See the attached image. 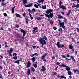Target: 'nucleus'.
I'll return each instance as SVG.
<instances>
[{"instance_id":"f257e3e1","label":"nucleus","mask_w":79,"mask_h":79,"mask_svg":"<svg viewBox=\"0 0 79 79\" xmlns=\"http://www.w3.org/2000/svg\"><path fill=\"white\" fill-rule=\"evenodd\" d=\"M47 40H48V38H47L46 35H44L43 38L42 37L40 38L39 42L40 44L42 45L41 47H43L44 45H46L47 44L46 41Z\"/></svg>"},{"instance_id":"f03ea898","label":"nucleus","mask_w":79,"mask_h":79,"mask_svg":"<svg viewBox=\"0 0 79 79\" xmlns=\"http://www.w3.org/2000/svg\"><path fill=\"white\" fill-rule=\"evenodd\" d=\"M21 30L20 31V32H23V37H22V41L24 40V37L26 35V34H27V32L26 31H25L24 29H22L20 28Z\"/></svg>"},{"instance_id":"7ed1b4c3","label":"nucleus","mask_w":79,"mask_h":79,"mask_svg":"<svg viewBox=\"0 0 79 79\" xmlns=\"http://www.w3.org/2000/svg\"><path fill=\"white\" fill-rule=\"evenodd\" d=\"M59 8H61L63 10H66V6H65L63 5H62V2L61 1H60L59 2Z\"/></svg>"},{"instance_id":"20e7f679","label":"nucleus","mask_w":79,"mask_h":79,"mask_svg":"<svg viewBox=\"0 0 79 79\" xmlns=\"http://www.w3.org/2000/svg\"><path fill=\"white\" fill-rule=\"evenodd\" d=\"M45 15L46 16V17L48 18H52L53 16V12L50 13L49 14V15L45 14Z\"/></svg>"},{"instance_id":"39448f33","label":"nucleus","mask_w":79,"mask_h":79,"mask_svg":"<svg viewBox=\"0 0 79 79\" xmlns=\"http://www.w3.org/2000/svg\"><path fill=\"white\" fill-rule=\"evenodd\" d=\"M59 41H58L56 44V45L58 47V48H63L64 47V44H60Z\"/></svg>"},{"instance_id":"423d86ee","label":"nucleus","mask_w":79,"mask_h":79,"mask_svg":"<svg viewBox=\"0 0 79 79\" xmlns=\"http://www.w3.org/2000/svg\"><path fill=\"white\" fill-rule=\"evenodd\" d=\"M59 25L60 27H62L63 29H65V26H64V23L61 22L60 23H59Z\"/></svg>"},{"instance_id":"0eeeda50","label":"nucleus","mask_w":79,"mask_h":79,"mask_svg":"<svg viewBox=\"0 0 79 79\" xmlns=\"http://www.w3.org/2000/svg\"><path fill=\"white\" fill-rule=\"evenodd\" d=\"M53 11V9H47L46 10V11L45 12L46 13H47V14H50V13H52Z\"/></svg>"},{"instance_id":"6e6552de","label":"nucleus","mask_w":79,"mask_h":79,"mask_svg":"<svg viewBox=\"0 0 79 79\" xmlns=\"http://www.w3.org/2000/svg\"><path fill=\"white\" fill-rule=\"evenodd\" d=\"M59 66L60 68H62V67H64V68H68V66H67L66 65L64 64H60L59 65Z\"/></svg>"},{"instance_id":"1a4fd4ad","label":"nucleus","mask_w":79,"mask_h":79,"mask_svg":"<svg viewBox=\"0 0 79 79\" xmlns=\"http://www.w3.org/2000/svg\"><path fill=\"white\" fill-rule=\"evenodd\" d=\"M31 66V63L30 62V61H28L26 65V67L27 68H29Z\"/></svg>"},{"instance_id":"9d476101","label":"nucleus","mask_w":79,"mask_h":79,"mask_svg":"<svg viewBox=\"0 0 79 79\" xmlns=\"http://www.w3.org/2000/svg\"><path fill=\"white\" fill-rule=\"evenodd\" d=\"M23 2V4L24 5V6H25V5H26V4H27V0H22Z\"/></svg>"},{"instance_id":"9b49d317","label":"nucleus","mask_w":79,"mask_h":79,"mask_svg":"<svg viewBox=\"0 0 79 79\" xmlns=\"http://www.w3.org/2000/svg\"><path fill=\"white\" fill-rule=\"evenodd\" d=\"M32 6V3H31L30 4H28V5H25V6L26 8H27L28 7H31Z\"/></svg>"},{"instance_id":"f8f14e48","label":"nucleus","mask_w":79,"mask_h":79,"mask_svg":"<svg viewBox=\"0 0 79 79\" xmlns=\"http://www.w3.org/2000/svg\"><path fill=\"white\" fill-rule=\"evenodd\" d=\"M33 65L34 68H37V62H35L34 64H33Z\"/></svg>"},{"instance_id":"ddd939ff","label":"nucleus","mask_w":79,"mask_h":79,"mask_svg":"<svg viewBox=\"0 0 79 79\" xmlns=\"http://www.w3.org/2000/svg\"><path fill=\"white\" fill-rule=\"evenodd\" d=\"M70 57L72 59V60L73 62L74 63V62L76 61V60H75V59H74V56H71Z\"/></svg>"},{"instance_id":"4468645a","label":"nucleus","mask_w":79,"mask_h":79,"mask_svg":"<svg viewBox=\"0 0 79 79\" xmlns=\"http://www.w3.org/2000/svg\"><path fill=\"white\" fill-rule=\"evenodd\" d=\"M58 16V18H59L60 19H63V17L62 16H61V15H57Z\"/></svg>"},{"instance_id":"2eb2a0df","label":"nucleus","mask_w":79,"mask_h":79,"mask_svg":"<svg viewBox=\"0 0 79 79\" xmlns=\"http://www.w3.org/2000/svg\"><path fill=\"white\" fill-rule=\"evenodd\" d=\"M61 56L63 57L64 58H65V59H66V60H71V59H68L66 57L65 55H62Z\"/></svg>"},{"instance_id":"dca6fc26","label":"nucleus","mask_w":79,"mask_h":79,"mask_svg":"<svg viewBox=\"0 0 79 79\" xmlns=\"http://www.w3.org/2000/svg\"><path fill=\"white\" fill-rule=\"evenodd\" d=\"M32 29H33L32 30V32H35V31L36 30H37L38 29V27H33Z\"/></svg>"},{"instance_id":"f3484780","label":"nucleus","mask_w":79,"mask_h":79,"mask_svg":"<svg viewBox=\"0 0 79 79\" xmlns=\"http://www.w3.org/2000/svg\"><path fill=\"white\" fill-rule=\"evenodd\" d=\"M30 73H31V72L30 71V69H28L27 70V74L28 76H29L30 74Z\"/></svg>"},{"instance_id":"a211bd4d","label":"nucleus","mask_w":79,"mask_h":79,"mask_svg":"<svg viewBox=\"0 0 79 79\" xmlns=\"http://www.w3.org/2000/svg\"><path fill=\"white\" fill-rule=\"evenodd\" d=\"M16 8V6H14L11 9L12 12L13 14L15 13V8Z\"/></svg>"},{"instance_id":"6ab92c4d","label":"nucleus","mask_w":79,"mask_h":79,"mask_svg":"<svg viewBox=\"0 0 79 79\" xmlns=\"http://www.w3.org/2000/svg\"><path fill=\"white\" fill-rule=\"evenodd\" d=\"M2 2V3L1 4V6H6V3H4V2Z\"/></svg>"},{"instance_id":"aec40b11","label":"nucleus","mask_w":79,"mask_h":79,"mask_svg":"<svg viewBox=\"0 0 79 79\" xmlns=\"http://www.w3.org/2000/svg\"><path fill=\"white\" fill-rule=\"evenodd\" d=\"M14 63H17L18 65H19V60H16L15 61H14Z\"/></svg>"},{"instance_id":"412c9836","label":"nucleus","mask_w":79,"mask_h":79,"mask_svg":"<svg viewBox=\"0 0 79 79\" xmlns=\"http://www.w3.org/2000/svg\"><path fill=\"white\" fill-rule=\"evenodd\" d=\"M15 15L16 17H17V18H20L21 17V15L19 14H17V13H15Z\"/></svg>"},{"instance_id":"4be33fe9","label":"nucleus","mask_w":79,"mask_h":79,"mask_svg":"<svg viewBox=\"0 0 79 79\" xmlns=\"http://www.w3.org/2000/svg\"><path fill=\"white\" fill-rule=\"evenodd\" d=\"M67 73L69 76H72V73L70 71H69L67 72Z\"/></svg>"},{"instance_id":"5701e85b","label":"nucleus","mask_w":79,"mask_h":79,"mask_svg":"<svg viewBox=\"0 0 79 79\" xmlns=\"http://www.w3.org/2000/svg\"><path fill=\"white\" fill-rule=\"evenodd\" d=\"M42 8L43 9H44V10H45V9H46L47 8V6L45 4L44 5V6L42 5Z\"/></svg>"},{"instance_id":"b1692460","label":"nucleus","mask_w":79,"mask_h":79,"mask_svg":"<svg viewBox=\"0 0 79 79\" xmlns=\"http://www.w3.org/2000/svg\"><path fill=\"white\" fill-rule=\"evenodd\" d=\"M31 60H32L33 62H35V57H34L31 58Z\"/></svg>"},{"instance_id":"393cba45","label":"nucleus","mask_w":79,"mask_h":79,"mask_svg":"<svg viewBox=\"0 0 79 79\" xmlns=\"http://www.w3.org/2000/svg\"><path fill=\"white\" fill-rule=\"evenodd\" d=\"M69 47L70 50H72L73 48V46L71 45H69Z\"/></svg>"},{"instance_id":"a878e982","label":"nucleus","mask_w":79,"mask_h":79,"mask_svg":"<svg viewBox=\"0 0 79 79\" xmlns=\"http://www.w3.org/2000/svg\"><path fill=\"white\" fill-rule=\"evenodd\" d=\"M50 23L51 25H52L53 24V23H54V21H53L52 20H50Z\"/></svg>"},{"instance_id":"bb28decb","label":"nucleus","mask_w":79,"mask_h":79,"mask_svg":"<svg viewBox=\"0 0 79 79\" xmlns=\"http://www.w3.org/2000/svg\"><path fill=\"white\" fill-rule=\"evenodd\" d=\"M31 70L32 72H35V69L33 67L31 68Z\"/></svg>"},{"instance_id":"cd10ccee","label":"nucleus","mask_w":79,"mask_h":79,"mask_svg":"<svg viewBox=\"0 0 79 79\" xmlns=\"http://www.w3.org/2000/svg\"><path fill=\"white\" fill-rule=\"evenodd\" d=\"M25 23H26V24H28L29 23V22L28 21V18L27 17L26 18V20L25 21Z\"/></svg>"},{"instance_id":"c85d7f7f","label":"nucleus","mask_w":79,"mask_h":79,"mask_svg":"<svg viewBox=\"0 0 79 79\" xmlns=\"http://www.w3.org/2000/svg\"><path fill=\"white\" fill-rule=\"evenodd\" d=\"M66 79V77L63 76H61L60 79Z\"/></svg>"},{"instance_id":"c756f323","label":"nucleus","mask_w":79,"mask_h":79,"mask_svg":"<svg viewBox=\"0 0 79 79\" xmlns=\"http://www.w3.org/2000/svg\"><path fill=\"white\" fill-rule=\"evenodd\" d=\"M9 51H10V53H12L13 52V48H10Z\"/></svg>"},{"instance_id":"7c9ffc66","label":"nucleus","mask_w":79,"mask_h":79,"mask_svg":"<svg viewBox=\"0 0 79 79\" xmlns=\"http://www.w3.org/2000/svg\"><path fill=\"white\" fill-rule=\"evenodd\" d=\"M34 6L35 8H39V6L36 4H35Z\"/></svg>"},{"instance_id":"2f4dec72","label":"nucleus","mask_w":79,"mask_h":79,"mask_svg":"<svg viewBox=\"0 0 79 79\" xmlns=\"http://www.w3.org/2000/svg\"><path fill=\"white\" fill-rule=\"evenodd\" d=\"M41 70L43 72L45 71L46 70V69H45V68H44L43 69H41Z\"/></svg>"},{"instance_id":"473e14b6","label":"nucleus","mask_w":79,"mask_h":79,"mask_svg":"<svg viewBox=\"0 0 79 79\" xmlns=\"http://www.w3.org/2000/svg\"><path fill=\"white\" fill-rule=\"evenodd\" d=\"M65 69L67 71H70V68L69 67H68V68H65Z\"/></svg>"},{"instance_id":"72a5a7b5","label":"nucleus","mask_w":79,"mask_h":79,"mask_svg":"<svg viewBox=\"0 0 79 79\" xmlns=\"http://www.w3.org/2000/svg\"><path fill=\"white\" fill-rule=\"evenodd\" d=\"M14 42H15V44H16V45H18V43H17V39H15V40Z\"/></svg>"},{"instance_id":"f704fd0d","label":"nucleus","mask_w":79,"mask_h":79,"mask_svg":"<svg viewBox=\"0 0 79 79\" xmlns=\"http://www.w3.org/2000/svg\"><path fill=\"white\" fill-rule=\"evenodd\" d=\"M17 36H19V38H20V39H21L22 37V36L20 35V34H19L18 33H17Z\"/></svg>"},{"instance_id":"c9c22d12","label":"nucleus","mask_w":79,"mask_h":79,"mask_svg":"<svg viewBox=\"0 0 79 79\" xmlns=\"http://www.w3.org/2000/svg\"><path fill=\"white\" fill-rule=\"evenodd\" d=\"M13 58L14 60H17L18 59V57L17 56H14L13 57Z\"/></svg>"},{"instance_id":"e433bc0d","label":"nucleus","mask_w":79,"mask_h":79,"mask_svg":"<svg viewBox=\"0 0 79 79\" xmlns=\"http://www.w3.org/2000/svg\"><path fill=\"white\" fill-rule=\"evenodd\" d=\"M64 22L66 23L67 22V19H66V18L64 17Z\"/></svg>"},{"instance_id":"4c0bfd02","label":"nucleus","mask_w":79,"mask_h":79,"mask_svg":"<svg viewBox=\"0 0 79 79\" xmlns=\"http://www.w3.org/2000/svg\"><path fill=\"white\" fill-rule=\"evenodd\" d=\"M58 31H61V32H63V29L61 28H60V29H58Z\"/></svg>"},{"instance_id":"58836bf2","label":"nucleus","mask_w":79,"mask_h":79,"mask_svg":"<svg viewBox=\"0 0 79 79\" xmlns=\"http://www.w3.org/2000/svg\"><path fill=\"white\" fill-rule=\"evenodd\" d=\"M76 8H79V4H78L77 5L74 6Z\"/></svg>"},{"instance_id":"ea45409f","label":"nucleus","mask_w":79,"mask_h":79,"mask_svg":"<svg viewBox=\"0 0 79 79\" xmlns=\"http://www.w3.org/2000/svg\"><path fill=\"white\" fill-rule=\"evenodd\" d=\"M72 42H74L75 41V39H74V38H72Z\"/></svg>"},{"instance_id":"a19ab883","label":"nucleus","mask_w":79,"mask_h":79,"mask_svg":"<svg viewBox=\"0 0 79 79\" xmlns=\"http://www.w3.org/2000/svg\"><path fill=\"white\" fill-rule=\"evenodd\" d=\"M77 69L76 70L75 69H73V71L74 73H76L77 72Z\"/></svg>"},{"instance_id":"79ce46f5","label":"nucleus","mask_w":79,"mask_h":79,"mask_svg":"<svg viewBox=\"0 0 79 79\" xmlns=\"http://www.w3.org/2000/svg\"><path fill=\"white\" fill-rule=\"evenodd\" d=\"M56 64L57 65H59V66H60V63L59 62H57L56 63Z\"/></svg>"},{"instance_id":"37998d69","label":"nucleus","mask_w":79,"mask_h":79,"mask_svg":"<svg viewBox=\"0 0 79 79\" xmlns=\"http://www.w3.org/2000/svg\"><path fill=\"white\" fill-rule=\"evenodd\" d=\"M15 26L17 28H19V25L18 24H16L15 25Z\"/></svg>"},{"instance_id":"c03bdc74","label":"nucleus","mask_w":79,"mask_h":79,"mask_svg":"<svg viewBox=\"0 0 79 79\" xmlns=\"http://www.w3.org/2000/svg\"><path fill=\"white\" fill-rule=\"evenodd\" d=\"M2 77H3V76L2 74H0V78L1 79H3V78H2Z\"/></svg>"},{"instance_id":"a18cd8bd","label":"nucleus","mask_w":79,"mask_h":79,"mask_svg":"<svg viewBox=\"0 0 79 79\" xmlns=\"http://www.w3.org/2000/svg\"><path fill=\"white\" fill-rule=\"evenodd\" d=\"M3 15H4L5 17H6V16H7V14H6V13H3Z\"/></svg>"},{"instance_id":"49530a36","label":"nucleus","mask_w":79,"mask_h":79,"mask_svg":"<svg viewBox=\"0 0 79 79\" xmlns=\"http://www.w3.org/2000/svg\"><path fill=\"white\" fill-rule=\"evenodd\" d=\"M26 14L25 12H24V13L23 14V16L25 17V16H26Z\"/></svg>"},{"instance_id":"de8ad7c7","label":"nucleus","mask_w":79,"mask_h":79,"mask_svg":"<svg viewBox=\"0 0 79 79\" xmlns=\"http://www.w3.org/2000/svg\"><path fill=\"white\" fill-rule=\"evenodd\" d=\"M37 19L38 20H41V18H40V17H38L37 18Z\"/></svg>"},{"instance_id":"09e8293b","label":"nucleus","mask_w":79,"mask_h":79,"mask_svg":"<svg viewBox=\"0 0 79 79\" xmlns=\"http://www.w3.org/2000/svg\"><path fill=\"white\" fill-rule=\"evenodd\" d=\"M30 56L31 57H34V56H35L34 54L31 55Z\"/></svg>"},{"instance_id":"8fccbe9b","label":"nucleus","mask_w":79,"mask_h":79,"mask_svg":"<svg viewBox=\"0 0 79 79\" xmlns=\"http://www.w3.org/2000/svg\"><path fill=\"white\" fill-rule=\"evenodd\" d=\"M45 56L43 55V56H42V59H45Z\"/></svg>"},{"instance_id":"3c124183","label":"nucleus","mask_w":79,"mask_h":79,"mask_svg":"<svg viewBox=\"0 0 79 79\" xmlns=\"http://www.w3.org/2000/svg\"><path fill=\"white\" fill-rule=\"evenodd\" d=\"M16 56L17 55V54L16 53H14L13 54V56Z\"/></svg>"},{"instance_id":"603ef678","label":"nucleus","mask_w":79,"mask_h":79,"mask_svg":"<svg viewBox=\"0 0 79 79\" xmlns=\"http://www.w3.org/2000/svg\"><path fill=\"white\" fill-rule=\"evenodd\" d=\"M32 47L33 48V49H34V48H36V47H36V46H34V45H32Z\"/></svg>"},{"instance_id":"864d4df0","label":"nucleus","mask_w":79,"mask_h":79,"mask_svg":"<svg viewBox=\"0 0 79 79\" xmlns=\"http://www.w3.org/2000/svg\"><path fill=\"white\" fill-rule=\"evenodd\" d=\"M32 11H33V12H35V9L34 8H33L32 9Z\"/></svg>"},{"instance_id":"5fc2aeb1","label":"nucleus","mask_w":79,"mask_h":79,"mask_svg":"<svg viewBox=\"0 0 79 79\" xmlns=\"http://www.w3.org/2000/svg\"><path fill=\"white\" fill-rule=\"evenodd\" d=\"M77 72L78 74H79V69H77Z\"/></svg>"},{"instance_id":"6e6d98bb","label":"nucleus","mask_w":79,"mask_h":79,"mask_svg":"<svg viewBox=\"0 0 79 79\" xmlns=\"http://www.w3.org/2000/svg\"><path fill=\"white\" fill-rule=\"evenodd\" d=\"M53 29L54 30H56L57 29V28L56 27H53Z\"/></svg>"},{"instance_id":"4d7b16f0","label":"nucleus","mask_w":79,"mask_h":79,"mask_svg":"<svg viewBox=\"0 0 79 79\" xmlns=\"http://www.w3.org/2000/svg\"><path fill=\"white\" fill-rule=\"evenodd\" d=\"M76 29H77V32H78L79 33V28H77V27L76 28Z\"/></svg>"},{"instance_id":"13d9d810","label":"nucleus","mask_w":79,"mask_h":79,"mask_svg":"<svg viewBox=\"0 0 79 79\" xmlns=\"http://www.w3.org/2000/svg\"><path fill=\"white\" fill-rule=\"evenodd\" d=\"M3 62L4 65H6V63H5V61L3 60Z\"/></svg>"},{"instance_id":"bf43d9fd","label":"nucleus","mask_w":79,"mask_h":79,"mask_svg":"<svg viewBox=\"0 0 79 79\" xmlns=\"http://www.w3.org/2000/svg\"><path fill=\"white\" fill-rule=\"evenodd\" d=\"M75 55H77V51H75Z\"/></svg>"},{"instance_id":"052dcab7","label":"nucleus","mask_w":79,"mask_h":79,"mask_svg":"<svg viewBox=\"0 0 79 79\" xmlns=\"http://www.w3.org/2000/svg\"><path fill=\"white\" fill-rule=\"evenodd\" d=\"M43 61H45V62H47V60L45 59V58L43 59Z\"/></svg>"},{"instance_id":"680f3d73","label":"nucleus","mask_w":79,"mask_h":79,"mask_svg":"<svg viewBox=\"0 0 79 79\" xmlns=\"http://www.w3.org/2000/svg\"><path fill=\"white\" fill-rule=\"evenodd\" d=\"M44 2V0H41V1H40V3H43Z\"/></svg>"},{"instance_id":"e2e57ef3","label":"nucleus","mask_w":79,"mask_h":79,"mask_svg":"<svg viewBox=\"0 0 79 79\" xmlns=\"http://www.w3.org/2000/svg\"><path fill=\"white\" fill-rule=\"evenodd\" d=\"M39 6L40 8H42V7H41V4H40L38 5Z\"/></svg>"},{"instance_id":"0e129e2a","label":"nucleus","mask_w":79,"mask_h":79,"mask_svg":"<svg viewBox=\"0 0 79 79\" xmlns=\"http://www.w3.org/2000/svg\"><path fill=\"white\" fill-rule=\"evenodd\" d=\"M71 10H69V14H71Z\"/></svg>"},{"instance_id":"69168bd1","label":"nucleus","mask_w":79,"mask_h":79,"mask_svg":"<svg viewBox=\"0 0 79 79\" xmlns=\"http://www.w3.org/2000/svg\"><path fill=\"white\" fill-rule=\"evenodd\" d=\"M66 57H70V56L69 55V54H67L66 56Z\"/></svg>"},{"instance_id":"338daca9","label":"nucleus","mask_w":79,"mask_h":79,"mask_svg":"<svg viewBox=\"0 0 79 79\" xmlns=\"http://www.w3.org/2000/svg\"><path fill=\"white\" fill-rule=\"evenodd\" d=\"M34 55H36V56H38V54L37 53H35L34 54Z\"/></svg>"},{"instance_id":"774afa93","label":"nucleus","mask_w":79,"mask_h":79,"mask_svg":"<svg viewBox=\"0 0 79 79\" xmlns=\"http://www.w3.org/2000/svg\"><path fill=\"white\" fill-rule=\"evenodd\" d=\"M27 10L29 12H31L32 11L31 10H30V9H28Z\"/></svg>"}]
</instances>
